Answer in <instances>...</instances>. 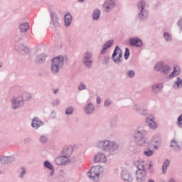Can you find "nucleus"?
Returning a JSON list of instances; mask_svg holds the SVG:
<instances>
[{
  "mask_svg": "<svg viewBox=\"0 0 182 182\" xmlns=\"http://www.w3.org/2000/svg\"><path fill=\"white\" fill-rule=\"evenodd\" d=\"M160 138L155 136L153 138L152 141L148 146V150L145 151L144 152V156H146V157H150V156H153V151L151 150H149L151 147H154L156 150L159 149V146H160Z\"/></svg>",
  "mask_w": 182,
  "mask_h": 182,
  "instance_id": "obj_1",
  "label": "nucleus"
},
{
  "mask_svg": "<svg viewBox=\"0 0 182 182\" xmlns=\"http://www.w3.org/2000/svg\"><path fill=\"white\" fill-rule=\"evenodd\" d=\"M62 66H63V57H56L53 59L51 70L53 73H58Z\"/></svg>",
  "mask_w": 182,
  "mask_h": 182,
  "instance_id": "obj_2",
  "label": "nucleus"
},
{
  "mask_svg": "<svg viewBox=\"0 0 182 182\" xmlns=\"http://www.w3.org/2000/svg\"><path fill=\"white\" fill-rule=\"evenodd\" d=\"M102 173V167L93 166L90 171L89 177L93 181H97L99 180V174Z\"/></svg>",
  "mask_w": 182,
  "mask_h": 182,
  "instance_id": "obj_3",
  "label": "nucleus"
},
{
  "mask_svg": "<svg viewBox=\"0 0 182 182\" xmlns=\"http://www.w3.org/2000/svg\"><path fill=\"white\" fill-rule=\"evenodd\" d=\"M122 50L119 47H116L112 54V59L116 63L122 62Z\"/></svg>",
  "mask_w": 182,
  "mask_h": 182,
  "instance_id": "obj_4",
  "label": "nucleus"
},
{
  "mask_svg": "<svg viewBox=\"0 0 182 182\" xmlns=\"http://www.w3.org/2000/svg\"><path fill=\"white\" fill-rule=\"evenodd\" d=\"M155 70L156 72H163L164 75H167L170 72V68L167 65H164L163 63H159L155 66Z\"/></svg>",
  "mask_w": 182,
  "mask_h": 182,
  "instance_id": "obj_5",
  "label": "nucleus"
},
{
  "mask_svg": "<svg viewBox=\"0 0 182 182\" xmlns=\"http://www.w3.org/2000/svg\"><path fill=\"white\" fill-rule=\"evenodd\" d=\"M135 141L137 143L138 146H144L146 144V139L143 138V134L137 132L135 134Z\"/></svg>",
  "mask_w": 182,
  "mask_h": 182,
  "instance_id": "obj_6",
  "label": "nucleus"
},
{
  "mask_svg": "<svg viewBox=\"0 0 182 182\" xmlns=\"http://www.w3.org/2000/svg\"><path fill=\"white\" fill-rule=\"evenodd\" d=\"M139 6L141 9V11L139 13V16L140 19H144L147 18L149 14L147 11H143V9H144V7L146 6V3L144 1H140L139 4Z\"/></svg>",
  "mask_w": 182,
  "mask_h": 182,
  "instance_id": "obj_7",
  "label": "nucleus"
},
{
  "mask_svg": "<svg viewBox=\"0 0 182 182\" xmlns=\"http://www.w3.org/2000/svg\"><path fill=\"white\" fill-rule=\"evenodd\" d=\"M146 123L149 124L150 129H153L154 130L159 127V124L154 122V117L151 116L146 119Z\"/></svg>",
  "mask_w": 182,
  "mask_h": 182,
  "instance_id": "obj_8",
  "label": "nucleus"
},
{
  "mask_svg": "<svg viewBox=\"0 0 182 182\" xmlns=\"http://www.w3.org/2000/svg\"><path fill=\"white\" fill-rule=\"evenodd\" d=\"M94 161L95 163H99V161H100V163H106V156L102 153H98L95 156Z\"/></svg>",
  "mask_w": 182,
  "mask_h": 182,
  "instance_id": "obj_9",
  "label": "nucleus"
},
{
  "mask_svg": "<svg viewBox=\"0 0 182 182\" xmlns=\"http://www.w3.org/2000/svg\"><path fill=\"white\" fill-rule=\"evenodd\" d=\"M55 164H57L58 166H63L64 164H66L69 161V158L62 156L60 157H58L55 160Z\"/></svg>",
  "mask_w": 182,
  "mask_h": 182,
  "instance_id": "obj_10",
  "label": "nucleus"
},
{
  "mask_svg": "<svg viewBox=\"0 0 182 182\" xmlns=\"http://www.w3.org/2000/svg\"><path fill=\"white\" fill-rule=\"evenodd\" d=\"M62 153L64 157H67V159H69V157L72 156V153H73V147L66 146L63 148Z\"/></svg>",
  "mask_w": 182,
  "mask_h": 182,
  "instance_id": "obj_11",
  "label": "nucleus"
},
{
  "mask_svg": "<svg viewBox=\"0 0 182 182\" xmlns=\"http://www.w3.org/2000/svg\"><path fill=\"white\" fill-rule=\"evenodd\" d=\"M136 180L137 181H143L146 180V171L137 170L136 171Z\"/></svg>",
  "mask_w": 182,
  "mask_h": 182,
  "instance_id": "obj_12",
  "label": "nucleus"
},
{
  "mask_svg": "<svg viewBox=\"0 0 182 182\" xmlns=\"http://www.w3.org/2000/svg\"><path fill=\"white\" fill-rule=\"evenodd\" d=\"M113 6H114V0H107L104 4V9L106 12H109Z\"/></svg>",
  "mask_w": 182,
  "mask_h": 182,
  "instance_id": "obj_13",
  "label": "nucleus"
},
{
  "mask_svg": "<svg viewBox=\"0 0 182 182\" xmlns=\"http://www.w3.org/2000/svg\"><path fill=\"white\" fill-rule=\"evenodd\" d=\"M109 146L110 141H100L97 144V147H99V149H103L104 150H109Z\"/></svg>",
  "mask_w": 182,
  "mask_h": 182,
  "instance_id": "obj_14",
  "label": "nucleus"
},
{
  "mask_svg": "<svg viewBox=\"0 0 182 182\" xmlns=\"http://www.w3.org/2000/svg\"><path fill=\"white\" fill-rule=\"evenodd\" d=\"M129 42L132 46H141L143 45V42L139 38H131Z\"/></svg>",
  "mask_w": 182,
  "mask_h": 182,
  "instance_id": "obj_15",
  "label": "nucleus"
},
{
  "mask_svg": "<svg viewBox=\"0 0 182 182\" xmlns=\"http://www.w3.org/2000/svg\"><path fill=\"white\" fill-rule=\"evenodd\" d=\"M90 58H92V55L90 53H87L85 54L83 62L85 66H90V64L92 63V61L89 60Z\"/></svg>",
  "mask_w": 182,
  "mask_h": 182,
  "instance_id": "obj_16",
  "label": "nucleus"
},
{
  "mask_svg": "<svg viewBox=\"0 0 182 182\" xmlns=\"http://www.w3.org/2000/svg\"><path fill=\"white\" fill-rule=\"evenodd\" d=\"M31 126L32 127H34V129H38V127H41V126H42V122H41V120H39L38 118H34L33 119Z\"/></svg>",
  "mask_w": 182,
  "mask_h": 182,
  "instance_id": "obj_17",
  "label": "nucleus"
},
{
  "mask_svg": "<svg viewBox=\"0 0 182 182\" xmlns=\"http://www.w3.org/2000/svg\"><path fill=\"white\" fill-rule=\"evenodd\" d=\"M64 22L65 23V26H69L72 23V15L70 14H65L64 17Z\"/></svg>",
  "mask_w": 182,
  "mask_h": 182,
  "instance_id": "obj_18",
  "label": "nucleus"
},
{
  "mask_svg": "<svg viewBox=\"0 0 182 182\" xmlns=\"http://www.w3.org/2000/svg\"><path fill=\"white\" fill-rule=\"evenodd\" d=\"M112 45H113V40H110L108 42H107L104 45V47L102 48L101 53H105V52H106V50H107V49H109V48H110V46H112Z\"/></svg>",
  "mask_w": 182,
  "mask_h": 182,
  "instance_id": "obj_19",
  "label": "nucleus"
},
{
  "mask_svg": "<svg viewBox=\"0 0 182 182\" xmlns=\"http://www.w3.org/2000/svg\"><path fill=\"white\" fill-rule=\"evenodd\" d=\"M122 178L124 180V181H132L133 180V178L130 175V173L127 172H124L122 173Z\"/></svg>",
  "mask_w": 182,
  "mask_h": 182,
  "instance_id": "obj_20",
  "label": "nucleus"
},
{
  "mask_svg": "<svg viewBox=\"0 0 182 182\" xmlns=\"http://www.w3.org/2000/svg\"><path fill=\"white\" fill-rule=\"evenodd\" d=\"M93 110H95V106H93L91 103H90L85 109L86 113H87L88 114L90 113H93Z\"/></svg>",
  "mask_w": 182,
  "mask_h": 182,
  "instance_id": "obj_21",
  "label": "nucleus"
},
{
  "mask_svg": "<svg viewBox=\"0 0 182 182\" xmlns=\"http://www.w3.org/2000/svg\"><path fill=\"white\" fill-rule=\"evenodd\" d=\"M169 165H170V161L166 160L162 166V173L164 174H166V171H167V168H168Z\"/></svg>",
  "mask_w": 182,
  "mask_h": 182,
  "instance_id": "obj_22",
  "label": "nucleus"
},
{
  "mask_svg": "<svg viewBox=\"0 0 182 182\" xmlns=\"http://www.w3.org/2000/svg\"><path fill=\"white\" fill-rule=\"evenodd\" d=\"M180 74V68L178 67H174L173 71L170 75V77H174Z\"/></svg>",
  "mask_w": 182,
  "mask_h": 182,
  "instance_id": "obj_23",
  "label": "nucleus"
},
{
  "mask_svg": "<svg viewBox=\"0 0 182 182\" xmlns=\"http://www.w3.org/2000/svg\"><path fill=\"white\" fill-rule=\"evenodd\" d=\"M20 29L21 32H26L29 29V24L28 23H24L20 25Z\"/></svg>",
  "mask_w": 182,
  "mask_h": 182,
  "instance_id": "obj_24",
  "label": "nucleus"
},
{
  "mask_svg": "<svg viewBox=\"0 0 182 182\" xmlns=\"http://www.w3.org/2000/svg\"><path fill=\"white\" fill-rule=\"evenodd\" d=\"M46 58V56L43 54L38 55L36 60V63H41L43 62V60H45Z\"/></svg>",
  "mask_w": 182,
  "mask_h": 182,
  "instance_id": "obj_25",
  "label": "nucleus"
},
{
  "mask_svg": "<svg viewBox=\"0 0 182 182\" xmlns=\"http://www.w3.org/2000/svg\"><path fill=\"white\" fill-rule=\"evenodd\" d=\"M100 17V10H95L92 14L93 19H99Z\"/></svg>",
  "mask_w": 182,
  "mask_h": 182,
  "instance_id": "obj_26",
  "label": "nucleus"
},
{
  "mask_svg": "<svg viewBox=\"0 0 182 182\" xmlns=\"http://www.w3.org/2000/svg\"><path fill=\"white\" fill-rule=\"evenodd\" d=\"M160 89H161V85H155L152 87V90L155 93H158V92H160Z\"/></svg>",
  "mask_w": 182,
  "mask_h": 182,
  "instance_id": "obj_27",
  "label": "nucleus"
},
{
  "mask_svg": "<svg viewBox=\"0 0 182 182\" xmlns=\"http://www.w3.org/2000/svg\"><path fill=\"white\" fill-rule=\"evenodd\" d=\"M117 144L114 142H109V150H117Z\"/></svg>",
  "mask_w": 182,
  "mask_h": 182,
  "instance_id": "obj_28",
  "label": "nucleus"
},
{
  "mask_svg": "<svg viewBox=\"0 0 182 182\" xmlns=\"http://www.w3.org/2000/svg\"><path fill=\"white\" fill-rule=\"evenodd\" d=\"M136 166L138 170H144V164H143V162L138 161Z\"/></svg>",
  "mask_w": 182,
  "mask_h": 182,
  "instance_id": "obj_29",
  "label": "nucleus"
},
{
  "mask_svg": "<svg viewBox=\"0 0 182 182\" xmlns=\"http://www.w3.org/2000/svg\"><path fill=\"white\" fill-rule=\"evenodd\" d=\"M44 166L47 168H49V170H53V166H52L48 161L44 162Z\"/></svg>",
  "mask_w": 182,
  "mask_h": 182,
  "instance_id": "obj_30",
  "label": "nucleus"
},
{
  "mask_svg": "<svg viewBox=\"0 0 182 182\" xmlns=\"http://www.w3.org/2000/svg\"><path fill=\"white\" fill-rule=\"evenodd\" d=\"M180 85H182V80L179 77L177 78V81L175 82L174 87H180Z\"/></svg>",
  "mask_w": 182,
  "mask_h": 182,
  "instance_id": "obj_31",
  "label": "nucleus"
},
{
  "mask_svg": "<svg viewBox=\"0 0 182 182\" xmlns=\"http://www.w3.org/2000/svg\"><path fill=\"white\" fill-rule=\"evenodd\" d=\"M129 56H130V51L129 50V48H126L124 53L125 59H129Z\"/></svg>",
  "mask_w": 182,
  "mask_h": 182,
  "instance_id": "obj_32",
  "label": "nucleus"
},
{
  "mask_svg": "<svg viewBox=\"0 0 182 182\" xmlns=\"http://www.w3.org/2000/svg\"><path fill=\"white\" fill-rule=\"evenodd\" d=\"M178 126L179 127H182V114H181L178 118Z\"/></svg>",
  "mask_w": 182,
  "mask_h": 182,
  "instance_id": "obj_33",
  "label": "nucleus"
},
{
  "mask_svg": "<svg viewBox=\"0 0 182 182\" xmlns=\"http://www.w3.org/2000/svg\"><path fill=\"white\" fill-rule=\"evenodd\" d=\"M12 103H13L12 106L14 109H16V107L19 106V102H17L16 100H13Z\"/></svg>",
  "mask_w": 182,
  "mask_h": 182,
  "instance_id": "obj_34",
  "label": "nucleus"
},
{
  "mask_svg": "<svg viewBox=\"0 0 182 182\" xmlns=\"http://www.w3.org/2000/svg\"><path fill=\"white\" fill-rule=\"evenodd\" d=\"M73 113V108L69 107L66 109V114H72Z\"/></svg>",
  "mask_w": 182,
  "mask_h": 182,
  "instance_id": "obj_35",
  "label": "nucleus"
},
{
  "mask_svg": "<svg viewBox=\"0 0 182 182\" xmlns=\"http://www.w3.org/2000/svg\"><path fill=\"white\" fill-rule=\"evenodd\" d=\"M1 160V163H3L4 164H8V160H9V158L4 157Z\"/></svg>",
  "mask_w": 182,
  "mask_h": 182,
  "instance_id": "obj_36",
  "label": "nucleus"
},
{
  "mask_svg": "<svg viewBox=\"0 0 182 182\" xmlns=\"http://www.w3.org/2000/svg\"><path fill=\"white\" fill-rule=\"evenodd\" d=\"M171 147H178V145L177 144V141L173 140L171 143Z\"/></svg>",
  "mask_w": 182,
  "mask_h": 182,
  "instance_id": "obj_37",
  "label": "nucleus"
},
{
  "mask_svg": "<svg viewBox=\"0 0 182 182\" xmlns=\"http://www.w3.org/2000/svg\"><path fill=\"white\" fill-rule=\"evenodd\" d=\"M41 143H46V141H48V139L46 138V136H42L40 139Z\"/></svg>",
  "mask_w": 182,
  "mask_h": 182,
  "instance_id": "obj_38",
  "label": "nucleus"
},
{
  "mask_svg": "<svg viewBox=\"0 0 182 182\" xmlns=\"http://www.w3.org/2000/svg\"><path fill=\"white\" fill-rule=\"evenodd\" d=\"M164 36L166 41H170V35L168 34V33H165L164 34Z\"/></svg>",
  "mask_w": 182,
  "mask_h": 182,
  "instance_id": "obj_39",
  "label": "nucleus"
},
{
  "mask_svg": "<svg viewBox=\"0 0 182 182\" xmlns=\"http://www.w3.org/2000/svg\"><path fill=\"white\" fill-rule=\"evenodd\" d=\"M128 76H129V77H133V76H134V71L129 70L128 73Z\"/></svg>",
  "mask_w": 182,
  "mask_h": 182,
  "instance_id": "obj_40",
  "label": "nucleus"
},
{
  "mask_svg": "<svg viewBox=\"0 0 182 182\" xmlns=\"http://www.w3.org/2000/svg\"><path fill=\"white\" fill-rule=\"evenodd\" d=\"M79 90H83V89H86V85L84 84H80L78 87Z\"/></svg>",
  "mask_w": 182,
  "mask_h": 182,
  "instance_id": "obj_41",
  "label": "nucleus"
},
{
  "mask_svg": "<svg viewBox=\"0 0 182 182\" xmlns=\"http://www.w3.org/2000/svg\"><path fill=\"white\" fill-rule=\"evenodd\" d=\"M153 167V164H149V168H148L149 171H150L151 173H153L154 171V170H153L151 168Z\"/></svg>",
  "mask_w": 182,
  "mask_h": 182,
  "instance_id": "obj_42",
  "label": "nucleus"
},
{
  "mask_svg": "<svg viewBox=\"0 0 182 182\" xmlns=\"http://www.w3.org/2000/svg\"><path fill=\"white\" fill-rule=\"evenodd\" d=\"M110 105V101L109 100H107L105 102V106H109Z\"/></svg>",
  "mask_w": 182,
  "mask_h": 182,
  "instance_id": "obj_43",
  "label": "nucleus"
},
{
  "mask_svg": "<svg viewBox=\"0 0 182 182\" xmlns=\"http://www.w3.org/2000/svg\"><path fill=\"white\" fill-rule=\"evenodd\" d=\"M22 172H21V175H20V177H23V176H25V171H26V170H25V168H22Z\"/></svg>",
  "mask_w": 182,
  "mask_h": 182,
  "instance_id": "obj_44",
  "label": "nucleus"
},
{
  "mask_svg": "<svg viewBox=\"0 0 182 182\" xmlns=\"http://www.w3.org/2000/svg\"><path fill=\"white\" fill-rule=\"evenodd\" d=\"M179 26L182 29V20L179 22Z\"/></svg>",
  "mask_w": 182,
  "mask_h": 182,
  "instance_id": "obj_45",
  "label": "nucleus"
},
{
  "mask_svg": "<svg viewBox=\"0 0 182 182\" xmlns=\"http://www.w3.org/2000/svg\"><path fill=\"white\" fill-rule=\"evenodd\" d=\"M97 103H100V99L99 97L97 98Z\"/></svg>",
  "mask_w": 182,
  "mask_h": 182,
  "instance_id": "obj_46",
  "label": "nucleus"
},
{
  "mask_svg": "<svg viewBox=\"0 0 182 182\" xmlns=\"http://www.w3.org/2000/svg\"><path fill=\"white\" fill-rule=\"evenodd\" d=\"M58 90H55L54 92H53L54 95H56V93H58Z\"/></svg>",
  "mask_w": 182,
  "mask_h": 182,
  "instance_id": "obj_47",
  "label": "nucleus"
},
{
  "mask_svg": "<svg viewBox=\"0 0 182 182\" xmlns=\"http://www.w3.org/2000/svg\"><path fill=\"white\" fill-rule=\"evenodd\" d=\"M148 182H154V181L153 179H149Z\"/></svg>",
  "mask_w": 182,
  "mask_h": 182,
  "instance_id": "obj_48",
  "label": "nucleus"
},
{
  "mask_svg": "<svg viewBox=\"0 0 182 182\" xmlns=\"http://www.w3.org/2000/svg\"><path fill=\"white\" fill-rule=\"evenodd\" d=\"M80 2H83L85 0H78Z\"/></svg>",
  "mask_w": 182,
  "mask_h": 182,
  "instance_id": "obj_49",
  "label": "nucleus"
}]
</instances>
